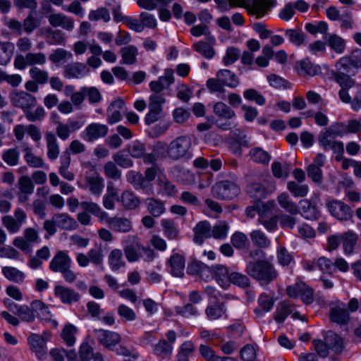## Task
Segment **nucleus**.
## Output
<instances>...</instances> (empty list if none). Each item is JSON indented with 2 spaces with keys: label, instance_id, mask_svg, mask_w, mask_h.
Listing matches in <instances>:
<instances>
[{
  "label": "nucleus",
  "instance_id": "nucleus-1",
  "mask_svg": "<svg viewBox=\"0 0 361 361\" xmlns=\"http://www.w3.org/2000/svg\"><path fill=\"white\" fill-rule=\"evenodd\" d=\"M337 82L341 87L338 92L340 99L350 104L353 111H358L361 109V84L343 76L337 79Z\"/></svg>",
  "mask_w": 361,
  "mask_h": 361
},
{
  "label": "nucleus",
  "instance_id": "nucleus-2",
  "mask_svg": "<svg viewBox=\"0 0 361 361\" xmlns=\"http://www.w3.org/2000/svg\"><path fill=\"white\" fill-rule=\"evenodd\" d=\"M191 146L192 140L189 136H178L170 142L164 157L173 161L190 159L192 157Z\"/></svg>",
  "mask_w": 361,
  "mask_h": 361
},
{
  "label": "nucleus",
  "instance_id": "nucleus-3",
  "mask_svg": "<svg viewBox=\"0 0 361 361\" xmlns=\"http://www.w3.org/2000/svg\"><path fill=\"white\" fill-rule=\"evenodd\" d=\"M247 273L263 284H267L277 276L276 271L267 261L250 262L246 268Z\"/></svg>",
  "mask_w": 361,
  "mask_h": 361
},
{
  "label": "nucleus",
  "instance_id": "nucleus-4",
  "mask_svg": "<svg viewBox=\"0 0 361 361\" xmlns=\"http://www.w3.org/2000/svg\"><path fill=\"white\" fill-rule=\"evenodd\" d=\"M233 6L245 8L257 18L264 17L274 5V0H231Z\"/></svg>",
  "mask_w": 361,
  "mask_h": 361
},
{
  "label": "nucleus",
  "instance_id": "nucleus-5",
  "mask_svg": "<svg viewBox=\"0 0 361 361\" xmlns=\"http://www.w3.org/2000/svg\"><path fill=\"white\" fill-rule=\"evenodd\" d=\"M259 178L263 183L252 181L247 185V192L250 196L256 198H264L276 191V182L271 177L266 178L262 174H260Z\"/></svg>",
  "mask_w": 361,
  "mask_h": 361
},
{
  "label": "nucleus",
  "instance_id": "nucleus-6",
  "mask_svg": "<svg viewBox=\"0 0 361 361\" xmlns=\"http://www.w3.org/2000/svg\"><path fill=\"white\" fill-rule=\"evenodd\" d=\"M149 111L145 116V121L147 125H151L161 118L163 105L166 99L164 94H152L148 99Z\"/></svg>",
  "mask_w": 361,
  "mask_h": 361
},
{
  "label": "nucleus",
  "instance_id": "nucleus-7",
  "mask_svg": "<svg viewBox=\"0 0 361 361\" xmlns=\"http://www.w3.org/2000/svg\"><path fill=\"white\" fill-rule=\"evenodd\" d=\"M10 101L13 106L22 109L24 113L27 109L34 108L37 104L36 97L24 90H13L11 92Z\"/></svg>",
  "mask_w": 361,
  "mask_h": 361
},
{
  "label": "nucleus",
  "instance_id": "nucleus-8",
  "mask_svg": "<svg viewBox=\"0 0 361 361\" xmlns=\"http://www.w3.org/2000/svg\"><path fill=\"white\" fill-rule=\"evenodd\" d=\"M240 192V187L233 181L224 180L212 187L214 195L219 198L231 200L237 197Z\"/></svg>",
  "mask_w": 361,
  "mask_h": 361
},
{
  "label": "nucleus",
  "instance_id": "nucleus-9",
  "mask_svg": "<svg viewBox=\"0 0 361 361\" xmlns=\"http://www.w3.org/2000/svg\"><path fill=\"white\" fill-rule=\"evenodd\" d=\"M313 345L318 355L323 358L331 353L339 354L343 348L342 340H314Z\"/></svg>",
  "mask_w": 361,
  "mask_h": 361
},
{
  "label": "nucleus",
  "instance_id": "nucleus-10",
  "mask_svg": "<svg viewBox=\"0 0 361 361\" xmlns=\"http://www.w3.org/2000/svg\"><path fill=\"white\" fill-rule=\"evenodd\" d=\"M26 219L25 212L21 208H17L14 211L13 216H4L1 219V223L9 233L15 234L19 232Z\"/></svg>",
  "mask_w": 361,
  "mask_h": 361
},
{
  "label": "nucleus",
  "instance_id": "nucleus-11",
  "mask_svg": "<svg viewBox=\"0 0 361 361\" xmlns=\"http://www.w3.org/2000/svg\"><path fill=\"white\" fill-rule=\"evenodd\" d=\"M108 132L107 126L99 123H92L82 132L81 137L86 142H92L105 137Z\"/></svg>",
  "mask_w": 361,
  "mask_h": 361
},
{
  "label": "nucleus",
  "instance_id": "nucleus-12",
  "mask_svg": "<svg viewBox=\"0 0 361 361\" xmlns=\"http://www.w3.org/2000/svg\"><path fill=\"white\" fill-rule=\"evenodd\" d=\"M326 207L329 213L338 220H348L352 216L350 208L340 200H329L326 202Z\"/></svg>",
  "mask_w": 361,
  "mask_h": 361
},
{
  "label": "nucleus",
  "instance_id": "nucleus-13",
  "mask_svg": "<svg viewBox=\"0 0 361 361\" xmlns=\"http://www.w3.org/2000/svg\"><path fill=\"white\" fill-rule=\"evenodd\" d=\"M25 133L36 142H39L42 138V133L35 125L24 126L23 124H18L14 126L13 134L18 141H22L25 137Z\"/></svg>",
  "mask_w": 361,
  "mask_h": 361
},
{
  "label": "nucleus",
  "instance_id": "nucleus-14",
  "mask_svg": "<svg viewBox=\"0 0 361 361\" xmlns=\"http://www.w3.org/2000/svg\"><path fill=\"white\" fill-rule=\"evenodd\" d=\"M6 241L7 234L6 231L0 227V257L23 261V259L20 251L17 250L11 245H5Z\"/></svg>",
  "mask_w": 361,
  "mask_h": 361
},
{
  "label": "nucleus",
  "instance_id": "nucleus-15",
  "mask_svg": "<svg viewBox=\"0 0 361 361\" xmlns=\"http://www.w3.org/2000/svg\"><path fill=\"white\" fill-rule=\"evenodd\" d=\"M329 319L331 322L339 325L347 324L350 320V314L344 303L338 302L330 308Z\"/></svg>",
  "mask_w": 361,
  "mask_h": 361
},
{
  "label": "nucleus",
  "instance_id": "nucleus-16",
  "mask_svg": "<svg viewBox=\"0 0 361 361\" xmlns=\"http://www.w3.org/2000/svg\"><path fill=\"white\" fill-rule=\"evenodd\" d=\"M226 145L229 150L235 156L242 154V147H248L249 143L246 135L243 133L232 134L226 140Z\"/></svg>",
  "mask_w": 361,
  "mask_h": 361
},
{
  "label": "nucleus",
  "instance_id": "nucleus-17",
  "mask_svg": "<svg viewBox=\"0 0 361 361\" xmlns=\"http://www.w3.org/2000/svg\"><path fill=\"white\" fill-rule=\"evenodd\" d=\"M126 179L128 183L136 189H142L146 194L152 195L154 188L151 183H147L144 176L135 171H130L126 174Z\"/></svg>",
  "mask_w": 361,
  "mask_h": 361
},
{
  "label": "nucleus",
  "instance_id": "nucleus-18",
  "mask_svg": "<svg viewBox=\"0 0 361 361\" xmlns=\"http://www.w3.org/2000/svg\"><path fill=\"white\" fill-rule=\"evenodd\" d=\"M188 273L199 276L203 281L213 279V266L209 267L200 261H194L188 267Z\"/></svg>",
  "mask_w": 361,
  "mask_h": 361
},
{
  "label": "nucleus",
  "instance_id": "nucleus-19",
  "mask_svg": "<svg viewBox=\"0 0 361 361\" xmlns=\"http://www.w3.org/2000/svg\"><path fill=\"white\" fill-rule=\"evenodd\" d=\"M289 314H292L293 319L300 318L299 312L295 311V305L283 301L278 305L274 319L277 323H282Z\"/></svg>",
  "mask_w": 361,
  "mask_h": 361
},
{
  "label": "nucleus",
  "instance_id": "nucleus-20",
  "mask_svg": "<svg viewBox=\"0 0 361 361\" xmlns=\"http://www.w3.org/2000/svg\"><path fill=\"white\" fill-rule=\"evenodd\" d=\"M72 260L65 251H58L49 263V269L54 272H61L71 267Z\"/></svg>",
  "mask_w": 361,
  "mask_h": 361
},
{
  "label": "nucleus",
  "instance_id": "nucleus-21",
  "mask_svg": "<svg viewBox=\"0 0 361 361\" xmlns=\"http://www.w3.org/2000/svg\"><path fill=\"white\" fill-rule=\"evenodd\" d=\"M167 264L170 273L176 277H182L184 275L185 260L183 255L173 253L168 259Z\"/></svg>",
  "mask_w": 361,
  "mask_h": 361
},
{
  "label": "nucleus",
  "instance_id": "nucleus-22",
  "mask_svg": "<svg viewBox=\"0 0 361 361\" xmlns=\"http://www.w3.org/2000/svg\"><path fill=\"white\" fill-rule=\"evenodd\" d=\"M89 73L87 66L82 63L75 62L64 66L63 75L68 79L81 78Z\"/></svg>",
  "mask_w": 361,
  "mask_h": 361
},
{
  "label": "nucleus",
  "instance_id": "nucleus-23",
  "mask_svg": "<svg viewBox=\"0 0 361 361\" xmlns=\"http://www.w3.org/2000/svg\"><path fill=\"white\" fill-rule=\"evenodd\" d=\"M54 295L59 298L64 304H71L78 301L80 299V295L78 293L62 285L55 286Z\"/></svg>",
  "mask_w": 361,
  "mask_h": 361
},
{
  "label": "nucleus",
  "instance_id": "nucleus-24",
  "mask_svg": "<svg viewBox=\"0 0 361 361\" xmlns=\"http://www.w3.org/2000/svg\"><path fill=\"white\" fill-rule=\"evenodd\" d=\"M355 67V61L353 60V53L350 56H345L341 57L336 63V68L338 73L335 75V80L339 77L350 78L348 74L350 73L353 68Z\"/></svg>",
  "mask_w": 361,
  "mask_h": 361
},
{
  "label": "nucleus",
  "instance_id": "nucleus-25",
  "mask_svg": "<svg viewBox=\"0 0 361 361\" xmlns=\"http://www.w3.org/2000/svg\"><path fill=\"white\" fill-rule=\"evenodd\" d=\"M85 180L90 192L96 196H99L104 189V179L99 173L85 174Z\"/></svg>",
  "mask_w": 361,
  "mask_h": 361
},
{
  "label": "nucleus",
  "instance_id": "nucleus-26",
  "mask_svg": "<svg viewBox=\"0 0 361 361\" xmlns=\"http://www.w3.org/2000/svg\"><path fill=\"white\" fill-rule=\"evenodd\" d=\"M216 42L214 36H209L206 41H199L193 44L195 50L207 59H212L215 54L213 46Z\"/></svg>",
  "mask_w": 361,
  "mask_h": 361
},
{
  "label": "nucleus",
  "instance_id": "nucleus-27",
  "mask_svg": "<svg viewBox=\"0 0 361 361\" xmlns=\"http://www.w3.org/2000/svg\"><path fill=\"white\" fill-rule=\"evenodd\" d=\"M299 212L306 219L316 220L320 216V212L315 204L310 200L303 199L299 202Z\"/></svg>",
  "mask_w": 361,
  "mask_h": 361
},
{
  "label": "nucleus",
  "instance_id": "nucleus-28",
  "mask_svg": "<svg viewBox=\"0 0 361 361\" xmlns=\"http://www.w3.org/2000/svg\"><path fill=\"white\" fill-rule=\"evenodd\" d=\"M213 279L223 288H228L230 286L231 274L228 269L221 264L213 266Z\"/></svg>",
  "mask_w": 361,
  "mask_h": 361
},
{
  "label": "nucleus",
  "instance_id": "nucleus-29",
  "mask_svg": "<svg viewBox=\"0 0 361 361\" xmlns=\"http://www.w3.org/2000/svg\"><path fill=\"white\" fill-rule=\"evenodd\" d=\"M53 219L58 228L61 230L73 231L78 228V222L71 216L66 213L56 214Z\"/></svg>",
  "mask_w": 361,
  "mask_h": 361
},
{
  "label": "nucleus",
  "instance_id": "nucleus-30",
  "mask_svg": "<svg viewBox=\"0 0 361 361\" xmlns=\"http://www.w3.org/2000/svg\"><path fill=\"white\" fill-rule=\"evenodd\" d=\"M296 67L299 75L302 77H313L321 73L320 67L307 59L297 62Z\"/></svg>",
  "mask_w": 361,
  "mask_h": 361
},
{
  "label": "nucleus",
  "instance_id": "nucleus-31",
  "mask_svg": "<svg viewBox=\"0 0 361 361\" xmlns=\"http://www.w3.org/2000/svg\"><path fill=\"white\" fill-rule=\"evenodd\" d=\"M194 241L201 245L205 238L212 237V228L208 221H203L196 224L193 228Z\"/></svg>",
  "mask_w": 361,
  "mask_h": 361
},
{
  "label": "nucleus",
  "instance_id": "nucleus-32",
  "mask_svg": "<svg viewBox=\"0 0 361 361\" xmlns=\"http://www.w3.org/2000/svg\"><path fill=\"white\" fill-rule=\"evenodd\" d=\"M48 18L49 23L54 27H61L68 31H71L74 27L73 20L63 13H53Z\"/></svg>",
  "mask_w": 361,
  "mask_h": 361
},
{
  "label": "nucleus",
  "instance_id": "nucleus-33",
  "mask_svg": "<svg viewBox=\"0 0 361 361\" xmlns=\"http://www.w3.org/2000/svg\"><path fill=\"white\" fill-rule=\"evenodd\" d=\"M124 108V102L118 99L111 102L108 108V123L114 124L121 119V112Z\"/></svg>",
  "mask_w": 361,
  "mask_h": 361
},
{
  "label": "nucleus",
  "instance_id": "nucleus-34",
  "mask_svg": "<svg viewBox=\"0 0 361 361\" xmlns=\"http://www.w3.org/2000/svg\"><path fill=\"white\" fill-rule=\"evenodd\" d=\"M114 231L123 233H127L131 231V221L126 217H109L106 221Z\"/></svg>",
  "mask_w": 361,
  "mask_h": 361
},
{
  "label": "nucleus",
  "instance_id": "nucleus-35",
  "mask_svg": "<svg viewBox=\"0 0 361 361\" xmlns=\"http://www.w3.org/2000/svg\"><path fill=\"white\" fill-rule=\"evenodd\" d=\"M118 191L113 183H108L106 192L103 196L102 203L104 208L112 210L115 207V201L119 200Z\"/></svg>",
  "mask_w": 361,
  "mask_h": 361
},
{
  "label": "nucleus",
  "instance_id": "nucleus-36",
  "mask_svg": "<svg viewBox=\"0 0 361 361\" xmlns=\"http://www.w3.org/2000/svg\"><path fill=\"white\" fill-rule=\"evenodd\" d=\"M216 76L218 78L219 81L221 82L224 86L231 88L238 87L240 83L238 76L234 73L227 69L218 71Z\"/></svg>",
  "mask_w": 361,
  "mask_h": 361
},
{
  "label": "nucleus",
  "instance_id": "nucleus-37",
  "mask_svg": "<svg viewBox=\"0 0 361 361\" xmlns=\"http://www.w3.org/2000/svg\"><path fill=\"white\" fill-rule=\"evenodd\" d=\"M23 158L26 164L32 168H43L44 161L42 157L35 155L32 148L27 145H25L23 147Z\"/></svg>",
  "mask_w": 361,
  "mask_h": 361
},
{
  "label": "nucleus",
  "instance_id": "nucleus-38",
  "mask_svg": "<svg viewBox=\"0 0 361 361\" xmlns=\"http://www.w3.org/2000/svg\"><path fill=\"white\" fill-rule=\"evenodd\" d=\"M80 207L83 210L99 219L100 221H106L109 216L108 213L104 211L97 203L85 201L80 202Z\"/></svg>",
  "mask_w": 361,
  "mask_h": 361
},
{
  "label": "nucleus",
  "instance_id": "nucleus-39",
  "mask_svg": "<svg viewBox=\"0 0 361 361\" xmlns=\"http://www.w3.org/2000/svg\"><path fill=\"white\" fill-rule=\"evenodd\" d=\"M80 207L83 210L99 219L100 221H106L109 216L108 213L104 211L97 203L85 201L80 202Z\"/></svg>",
  "mask_w": 361,
  "mask_h": 361
},
{
  "label": "nucleus",
  "instance_id": "nucleus-40",
  "mask_svg": "<svg viewBox=\"0 0 361 361\" xmlns=\"http://www.w3.org/2000/svg\"><path fill=\"white\" fill-rule=\"evenodd\" d=\"M47 147V157L51 160H56L59 154V146L55 135L52 132H47L45 135Z\"/></svg>",
  "mask_w": 361,
  "mask_h": 361
},
{
  "label": "nucleus",
  "instance_id": "nucleus-41",
  "mask_svg": "<svg viewBox=\"0 0 361 361\" xmlns=\"http://www.w3.org/2000/svg\"><path fill=\"white\" fill-rule=\"evenodd\" d=\"M173 352L171 340H159L154 346V353L161 359L169 357Z\"/></svg>",
  "mask_w": 361,
  "mask_h": 361
},
{
  "label": "nucleus",
  "instance_id": "nucleus-42",
  "mask_svg": "<svg viewBox=\"0 0 361 361\" xmlns=\"http://www.w3.org/2000/svg\"><path fill=\"white\" fill-rule=\"evenodd\" d=\"M123 207L128 210L137 209L140 204V200L135 194L130 190H125L122 192L119 199Z\"/></svg>",
  "mask_w": 361,
  "mask_h": 361
},
{
  "label": "nucleus",
  "instance_id": "nucleus-43",
  "mask_svg": "<svg viewBox=\"0 0 361 361\" xmlns=\"http://www.w3.org/2000/svg\"><path fill=\"white\" fill-rule=\"evenodd\" d=\"M277 201L281 208L291 214H297L299 212V207L286 192H281L277 196Z\"/></svg>",
  "mask_w": 361,
  "mask_h": 361
},
{
  "label": "nucleus",
  "instance_id": "nucleus-44",
  "mask_svg": "<svg viewBox=\"0 0 361 361\" xmlns=\"http://www.w3.org/2000/svg\"><path fill=\"white\" fill-rule=\"evenodd\" d=\"M214 114L223 119L230 120L235 117V111L226 104L218 102L214 105Z\"/></svg>",
  "mask_w": 361,
  "mask_h": 361
},
{
  "label": "nucleus",
  "instance_id": "nucleus-45",
  "mask_svg": "<svg viewBox=\"0 0 361 361\" xmlns=\"http://www.w3.org/2000/svg\"><path fill=\"white\" fill-rule=\"evenodd\" d=\"M326 41L329 47L336 54H341L345 49V41L336 34L329 35Z\"/></svg>",
  "mask_w": 361,
  "mask_h": 361
},
{
  "label": "nucleus",
  "instance_id": "nucleus-46",
  "mask_svg": "<svg viewBox=\"0 0 361 361\" xmlns=\"http://www.w3.org/2000/svg\"><path fill=\"white\" fill-rule=\"evenodd\" d=\"M157 182L159 187V193L169 197H171L176 195V186L171 181H169L166 176H159Z\"/></svg>",
  "mask_w": 361,
  "mask_h": 361
},
{
  "label": "nucleus",
  "instance_id": "nucleus-47",
  "mask_svg": "<svg viewBox=\"0 0 361 361\" xmlns=\"http://www.w3.org/2000/svg\"><path fill=\"white\" fill-rule=\"evenodd\" d=\"M357 239V235L350 231L341 235L342 246L345 255H350L353 252Z\"/></svg>",
  "mask_w": 361,
  "mask_h": 361
},
{
  "label": "nucleus",
  "instance_id": "nucleus-48",
  "mask_svg": "<svg viewBox=\"0 0 361 361\" xmlns=\"http://www.w3.org/2000/svg\"><path fill=\"white\" fill-rule=\"evenodd\" d=\"M49 61L54 64H59L66 63L68 60L73 59V54L71 52L59 48L54 50L49 56Z\"/></svg>",
  "mask_w": 361,
  "mask_h": 361
},
{
  "label": "nucleus",
  "instance_id": "nucleus-49",
  "mask_svg": "<svg viewBox=\"0 0 361 361\" xmlns=\"http://www.w3.org/2000/svg\"><path fill=\"white\" fill-rule=\"evenodd\" d=\"M15 46L8 42H0V65H6L13 54Z\"/></svg>",
  "mask_w": 361,
  "mask_h": 361
},
{
  "label": "nucleus",
  "instance_id": "nucleus-50",
  "mask_svg": "<svg viewBox=\"0 0 361 361\" xmlns=\"http://www.w3.org/2000/svg\"><path fill=\"white\" fill-rule=\"evenodd\" d=\"M2 274L8 280L17 283H22L25 277L23 271L13 267H4Z\"/></svg>",
  "mask_w": 361,
  "mask_h": 361
},
{
  "label": "nucleus",
  "instance_id": "nucleus-51",
  "mask_svg": "<svg viewBox=\"0 0 361 361\" xmlns=\"http://www.w3.org/2000/svg\"><path fill=\"white\" fill-rule=\"evenodd\" d=\"M258 303L262 310L256 309L255 312L257 317H262L263 315L262 312H267L272 309L274 304V300L271 296L265 293H262L260 295L258 299Z\"/></svg>",
  "mask_w": 361,
  "mask_h": 361
},
{
  "label": "nucleus",
  "instance_id": "nucleus-52",
  "mask_svg": "<svg viewBox=\"0 0 361 361\" xmlns=\"http://www.w3.org/2000/svg\"><path fill=\"white\" fill-rule=\"evenodd\" d=\"M108 260L109 266L113 271H118L125 265L122 251L119 249L111 250L109 253Z\"/></svg>",
  "mask_w": 361,
  "mask_h": 361
},
{
  "label": "nucleus",
  "instance_id": "nucleus-53",
  "mask_svg": "<svg viewBox=\"0 0 361 361\" xmlns=\"http://www.w3.org/2000/svg\"><path fill=\"white\" fill-rule=\"evenodd\" d=\"M287 189L295 197H304L309 192L307 185L300 184V183L295 181L288 182Z\"/></svg>",
  "mask_w": 361,
  "mask_h": 361
},
{
  "label": "nucleus",
  "instance_id": "nucleus-54",
  "mask_svg": "<svg viewBox=\"0 0 361 361\" xmlns=\"http://www.w3.org/2000/svg\"><path fill=\"white\" fill-rule=\"evenodd\" d=\"M226 313V308L222 303H216L207 307L205 314L208 319L216 320Z\"/></svg>",
  "mask_w": 361,
  "mask_h": 361
},
{
  "label": "nucleus",
  "instance_id": "nucleus-55",
  "mask_svg": "<svg viewBox=\"0 0 361 361\" xmlns=\"http://www.w3.org/2000/svg\"><path fill=\"white\" fill-rule=\"evenodd\" d=\"M122 62L125 64L135 63L137 55V49L133 45L125 47L121 49Z\"/></svg>",
  "mask_w": 361,
  "mask_h": 361
},
{
  "label": "nucleus",
  "instance_id": "nucleus-56",
  "mask_svg": "<svg viewBox=\"0 0 361 361\" xmlns=\"http://www.w3.org/2000/svg\"><path fill=\"white\" fill-rule=\"evenodd\" d=\"M165 235L171 240L176 239L179 234L178 229L176 228L173 220L163 219L161 221Z\"/></svg>",
  "mask_w": 361,
  "mask_h": 361
},
{
  "label": "nucleus",
  "instance_id": "nucleus-57",
  "mask_svg": "<svg viewBox=\"0 0 361 361\" xmlns=\"http://www.w3.org/2000/svg\"><path fill=\"white\" fill-rule=\"evenodd\" d=\"M250 156L252 161L256 163L267 164L270 159L271 157L264 149L260 147H254L250 151Z\"/></svg>",
  "mask_w": 361,
  "mask_h": 361
},
{
  "label": "nucleus",
  "instance_id": "nucleus-58",
  "mask_svg": "<svg viewBox=\"0 0 361 361\" xmlns=\"http://www.w3.org/2000/svg\"><path fill=\"white\" fill-rule=\"evenodd\" d=\"M30 78L39 85H44L49 81V73L38 67H32L29 70Z\"/></svg>",
  "mask_w": 361,
  "mask_h": 361
},
{
  "label": "nucleus",
  "instance_id": "nucleus-59",
  "mask_svg": "<svg viewBox=\"0 0 361 361\" xmlns=\"http://www.w3.org/2000/svg\"><path fill=\"white\" fill-rule=\"evenodd\" d=\"M146 204L148 212L155 217L160 216L165 211L164 204L154 198H147Z\"/></svg>",
  "mask_w": 361,
  "mask_h": 361
},
{
  "label": "nucleus",
  "instance_id": "nucleus-60",
  "mask_svg": "<svg viewBox=\"0 0 361 361\" xmlns=\"http://www.w3.org/2000/svg\"><path fill=\"white\" fill-rule=\"evenodd\" d=\"M128 152L132 157L139 159L145 155L146 147L144 143L139 140H135L128 144Z\"/></svg>",
  "mask_w": 361,
  "mask_h": 361
},
{
  "label": "nucleus",
  "instance_id": "nucleus-61",
  "mask_svg": "<svg viewBox=\"0 0 361 361\" xmlns=\"http://www.w3.org/2000/svg\"><path fill=\"white\" fill-rule=\"evenodd\" d=\"M276 207L274 200H268L267 202H257L256 209L259 218L264 219L269 217V214Z\"/></svg>",
  "mask_w": 361,
  "mask_h": 361
},
{
  "label": "nucleus",
  "instance_id": "nucleus-62",
  "mask_svg": "<svg viewBox=\"0 0 361 361\" xmlns=\"http://www.w3.org/2000/svg\"><path fill=\"white\" fill-rule=\"evenodd\" d=\"M20 154L15 148L6 149L1 154L2 160L10 166H15L18 164Z\"/></svg>",
  "mask_w": 361,
  "mask_h": 361
},
{
  "label": "nucleus",
  "instance_id": "nucleus-63",
  "mask_svg": "<svg viewBox=\"0 0 361 361\" xmlns=\"http://www.w3.org/2000/svg\"><path fill=\"white\" fill-rule=\"evenodd\" d=\"M285 35L291 43L297 46H300L303 44L305 41V33L299 30H286L285 32Z\"/></svg>",
  "mask_w": 361,
  "mask_h": 361
},
{
  "label": "nucleus",
  "instance_id": "nucleus-64",
  "mask_svg": "<svg viewBox=\"0 0 361 361\" xmlns=\"http://www.w3.org/2000/svg\"><path fill=\"white\" fill-rule=\"evenodd\" d=\"M71 164V157L67 154L61 157V166L59 168V173L61 176L68 180H73L75 176L73 173L68 170Z\"/></svg>",
  "mask_w": 361,
  "mask_h": 361
}]
</instances>
